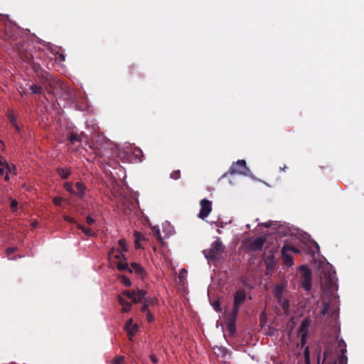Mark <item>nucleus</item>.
<instances>
[{
	"instance_id": "obj_37",
	"label": "nucleus",
	"mask_w": 364,
	"mask_h": 364,
	"mask_svg": "<svg viewBox=\"0 0 364 364\" xmlns=\"http://www.w3.org/2000/svg\"><path fill=\"white\" fill-rule=\"evenodd\" d=\"M154 235L159 242H162L163 239L161 235L160 230L154 228Z\"/></svg>"
},
{
	"instance_id": "obj_26",
	"label": "nucleus",
	"mask_w": 364,
	"mask_h": 364,
	"mask_svg": "<svg viewBox=\"0 0 364 364\" xmlns=\"http://www.w3.org/2000/svg\"><path fill=\"white\" fill-rule=\"evenodd\" d=\"M30 90L33 94H41L43 91L42 87L36 85H31Z\"/></svg>"
},
{
	"instance_id": "obj_8",
	"label": "nucleus",
	"mask_w": 364,
	"mask_h": 364,
	"mask_svg": "<svg viewBox=\"0 0 364 364\" xmlns=\"http://www.w3.org/2000/svg\"><path fill=\"white\" fill-rule=\"evenodd\" d=\"M114 258L117 259V261H113V262L117 265V268L118 270L128 271L129 272H132V269L129 267L124 254H122V252L120 254H117L114 255Z\"/></svg>"
},
{
	"instance_id": "obj_9",
	"label": "nucleus",
	"mask_w": 364,
	"mask_h": 364,
	"mask_svg": "<svg viewBox=\"0 0 364 364\" xmlns=\"http://www.w3.org/2000/svg\"><path fill=\"white\" fill-rule=\"evenodd\" d=\"M200 210L198 218L204 220L212 211V202L208 199H203L200 202Z\"/></svg>"
},
{
	"instance_id": "obj_24",
	"label": "nucleus",
	"mask_w": 364,
	"mask_h": 364,
	"mask_svg": "<svg viewBox=\"0 0 364 364\" xmlns=\"http://www.w3.org/2000/svg\"><path fill=\"white\" fill-rule=\"evenodd\" d=\"M279 304L281 305L282 308L284 311V312H287L289 309V301L288 299H282L278 301Z\"/></svg>"
},
{
	"instance_id": "obj_6",
	"label": "nucleus",
	"mask_w": 364,
	"mask_h": 364,
	"mask_svg": "<svg viewBox=\"0 0 364 364\" xmlns=\"http://www.w3.org/2000/svg\"><path fill=\"white\" fill-rule=\"evenodd\" d=\"M321 314L323 316L330 315L333 318H336L338 314V309L331 301H326L325 299L322 301V309Z\"/></svg>"
},
{
	"instance_id": "obj_53",
	"label": "nucleus",
	"mask_w": 364,
	"mask_h": 364,
	"mask_svg": "<svg viewBox=\"0 0 364 364\" xmlns=\"http://www.w3.org/2000/svg\"><path fill=\"white\" fill-rule=\"evenodd\" d=\"M13 127L15 128L16 132H20L21 129H20L19 126L17 124V123L15 124L14 125H13Z\"/></svg>"
},
{
	"instance_id": "obj_40",
	"label": "nucleus",
	"mask_w": 364,
	"mask_h": 364,
	"mask_svg": "<svg viewBox=\"0 0 364 364\" xmlns=\"http://www.w3.org/2000/svg\"><path fill=\"white\" fill-rule=\"evenodd\" d=\"M63 201V198L61 197H54L53 199V202L55 205L60 206Z\"/></svg>"
},
{
	"instance_id": "obj_13",
	"label": "nucleus",
	"mask_w": 364,
	"mask_h": 364,
	"mask_svg": "<svg viewBox=\"0 0 364 364\" xmlns=\"http://www.w3.org/2000/svg\"><path fill=\"white\" fill-rule=\"evenodd\" d=\"M238 314H233V313H230L226 316L227 319V328L228 331L233 334L236 331L235 323L237 320Z\"/></svg>"
},
{
	"instance_id": "obj_17",
	"label": "nucleus",
	"mask_w": 364,
	"mask_h": 364,
	"mask_svg": "<svg viewBox=\"0 0 364 364\" xmlns=\"http://www.w3.org/2000/svg\"><path fill=\"white\" fill-rule=\"evenodd\" d=\"M56 172L63 180L67 179L71 175V168H56Z\"/></svg>"
},
{
	"instance_id": "obj_59",
	"label": "nucleus",
	"mask_w": 364,
	"mask_h": 364,
	"mask_svg": "<svg viewBox=\"0 0 364 364\" xmlns=\"http://www.w3.org/2000/svg\"><path fill=\"white\" fill-rule=\"evenodd\" d=\"M316 247L318 249V244H316Z\"/></svg>"
},
{
	"instance_id": "obj_51",
	"label": "nucleus",
	"mask_w": 364,
	"mask_h": 364,
	"mask_svg": "<svg viewBox=\"0 0 364 364\" xmlns=\"http://www.w3.org/2000/svg\"><path fill=\"white\" fill-rule=\"evenodd\" d=\"M150 358H151V360L154 363H156L157 361H158V359L156 358V356L155 355H153L151 354L150 355Z\"/></svg>"
},
{
	"instance_id": "obj_7",
	"label": "nucleus",
	"mask_w": 364,
	"mask_h": 364,
	"mask_svg": "<svg viewBox=\"0 0 364 364\" xmlns=\"http://www.w3.org/2000/svg\"><path fill=\"white\" fill-rule=\"evenodd\" d=\"M122 294L132 300L134 304L140 303L142 301V298L146 295V291L143 289H137L136 291H131L129 290H124Z\"/></svg>"
},
{
	"instance_id": "obj_45",
	"label": "nucleus",
	"mask_w": 364,
	"mask_h": 364,
	"mask_svg": "<svg viewBox=\"0 0 364 364\" xmlns=\"http://www.w3.org/2000/svg\"><path fill=\"white\" fill-rule=\"evenodd\" d=\"M118 302L123 306L124 305H126L128 301H127L124 299L122 298V296H118Z\"/></svg>"
},
{
	"instance_id": "obj_5",
	"label": "nucleus",
	"mask_w": 364,
	"mask_h": 364,
	"mask_svg": "<svg viewBox=\"0 0 364 364\" xmlns=\"http://www.w3.org/2000/svg\"><path fill=\"white\" fill-rule=\"evenodd\" d=\"M247 294L245 290L239 289L234 294L233 308L230 313L238 314L240 306L245 301Z\"/></svg>"
},
{
	"instance_id": "obj_14",
	"label": "nucleus",
	"mask_w": 364,
	"mask_h": 364,
	"mask_svg": "<svg viewBox=\"0 0 364 364\" xmlns=\"http://www.w3.org/2000/svg\"><path fill=\"white\" fill-rule=\"evenodd\" d=\"M338 347L341 348V355L338 358V364H348L347 363H348V358L345 355V353L347 351L346 344L345 341L342 338L338 339Z\"/></svg>"
},
{
	"instance_id": "obj_30",
	"label": "nucleus",
	"mask_w": 364,
	"mask_h": 364,
	"mask_svg": "<svg viewBox=\"0 0 364 364\" xmlns=\"http://www.w3.org/2000/svg\"><path fill=\"white\" fill-rule=\"evenodd\" d=\"M64 188L68 191L70 193L74 195L75 189L73 188V184L69 182H66L64 183Z\"/></svg>"
},
{
	"instance_id": "obj_19",
	"label": "nucleus",
	"mask_w": 364,
	"mask_h": 364,
	"mask_svg": "<svg viewBox=\"0 0 364 364\" xmlns=\"http://www.w3.org/2000/svg\"><path fill=\"white\" fill-rule=\"evenodd\" d=\"M309 326L310 320L309 318H306L301 321L299 326V332L301 335H307Z\"/></svg>"
},
{
	"instance_id": "obj_50",
	"label": "nucleus",
	"mask_w": 364,
	"mask_h": 364,
	"mask_svg": "<svg viewBox=\"0 0 364 364\" xmlns=\"http://www.w3.org/2000/svg\"><path fill=\"white\" fill-rule=\"evenodd\" d=\"M141 311L142 312H146V311H148V305H147V304H145L144 302V304L141 307Z\"/></svg>"
},
{
	"instance_id": "obj_36",
	"label": "nucleus",
	"mask_w": 364,
	"mask_h": 364,
	"mask_svg": "<svg viewBox=\"0 0 364 364\" xmlns=\"http://www.w3.org/2000/svg\"><path fill=\"white\" fill-rule=\"evenodd\" d=\"M122 282L126 287H130L132 285L130 279L125 276L122 277Z\"/></svg>"
},
{
	"instance_id": "obj_31",
	"label": "nucleus",
	"mask_w": 364,
	"mask_h": 364,
	"mask_svg": "<svg viewBox=\"0 0 364 364\" xmlns=\"http://www.w3.org/2000/svg\"><path fill=\"white\" fill-rule=\"evenodd\" d=\"M187 273L188 272L185 269H183L180 271L179 274H178V279L181 282H183L185 280V279L187 276Z\"/></svg>"
},
{
	"instance_id": "obj_12",
	"label": "nucleus",
	"mask_w": 364,
	"mask_h": 364,
	"mask_svg": "<svg viewBox=\"0 0 364 364\" xmlns=\"http://www.w3.org/2000/svg\"><path fill=\"white\" fill-rule=\"evenodd\" d=\"M289 247L284 245L282 248L281 254L283 259V263L287 267H291L294 264L292 256L288 253Z\"/></svg>"
},
{
	"instance_id": "obj_3",
	"label": "nucleus",
	"mask_w": 364,
	"mask_h": 364,
	"mask_svg": "<svg viewBox=\"0 0 364 364\" xmlns=\"http://www.w3.org/2000/svg\"><path fill=\"white\" fill-rule=\"evenodd\" d=\"M250 172L249 168L247 166L246 161L243 159L237 160L235 163H233L230 168L229 171L224 174V176L228 174H239L247 176Z\"/></svg>"
},
{
	"instance_id": "obj_20",
	"label": "nucleus",
	"mask_w": 364,
	"mask_h": 364,
	"mask_svg": "<svg viewBox=\"0 0 364 364\" xmlns=\"http://www.w3.org/2000/svg\"><path fill=\"white\" fill-rule=\"evenodd\" d=\"M77 227L79 230H81L85 235L89 237H96L97 234L90 228H86L82 225L77 224Z\"/></svg>"
},
{
	"instance_id": "obj_42",
	"label": "nucleus",
	"mask_w": 364,
	"mask_h": 364,
	"mask_svg": "<svg viewBox=\"0 0 364 364\" xmlns=\"http://www.w3.org/2000/svg\"><path fill=\"white\" fill-rule=\"evenodd\" d=\"M131 307H132V304L128 302L126 305H124L123 307H122V312H128L130 311L131 309Z\"/></svg>"
},
{
	"instance_id": "obj_58",
	"label": "nucleus",
	"mask_w": 364,
	"mask_h": 364,
	"mask_svg": "<svg viewBox=\"0 0 364 364\" xmlns=\"http://www.w3.org/2000/svg\"><path fill=\"white\" fill-rule=\"evenodd\" d=\"M263 225H264V227H266V228L269 227V225H267V224H264Z\"/></svg>"
},
{
	"instance_id": "obj_16",
	"label": "nucleus",
	"mask_w": 364,
	"mask_h": 364,
	"mask_svg": "<svg viewBox=\"0 0 364 364\" xmlns=\"http://www.w3.org/2000/svg\"><path fill=\"white\" fill-rule=\"evenodd\" d=\"M75 187L76 190H75L74 195L77 196L78 198H82L86 194L85 185L82 182L78 181L75 184Z\"/></svg>"
},
{
	"instance_id": "obj_4",
	"label": "nucleus",
	"mask_w": 364,
	"mask_h": 364,
	"mask_svg": "<svg viewBox=\"0 0 364 364\" xmlns=\"http://www.w3.org/2000/svg\"><path fill=\"white\" fill-rule=\"evenodd\" d=\"M27 43H20L18 42L16 43V52L19 56V58L23 60L24 62L30 64L32 63L33 60V55L32 54L27 50L26 46L27 45Z\"/></svg>"
},
{
	"instance_id": "obj_2",
	"label": "nucleus",
	"mask_w": 364,
	"mask_h": 364,
	"mask_svg": "<svg viewBox=\"0 0 364 364\" xmlns=\"http://www.w3.org/2000/svg\"><path fill=\"white\" fill-rule=\"evenodd\" d=\"M299 272L301 287L305 291H309L312 285L311 270L307 265L304 264L299 267Z\"/></svg>"
},
{
	"instance_id": "obj_52",
	"label": "nucleus",
	"mask_w": 364,
	"mask_h": 364,
	"mask_svg": "<svg viewBox=\"0 0 364 364\" xmlns=\"http://www.w3.org/2000/svg\"><path fill=\"white\" fill-rule=\"evenodd\" d=\"M135 237H138V241L139 242V240H142L143 239V235L139 233V232H136L135 233Z\"/></svg>"
},
{
	"instance_id": "obj_56",
	"label": "nucleus",
	"mask_w": 364,
	"mask_h": 364,
	"mask_svg": "<svg viewBox=\"0 0 364 364\" xmlns=\"http://www.w3.org/2000/svg\"><path fill=\"white\" fill-rule=\"evenodd\" d=\"M4 173V166L0 167V176H2Z\"/></svg>"
},
{
	"instance_id": "obj_57",
	"label": "nucleus",
	"mask_w": 364,
	"mask_h": 364,
	"mask_svg": "<svg viewBox=\"0 0 364 364\" xmlns=\"http://www.w3.org/2000/svg\"><path fill=\"white\" fill-rule=\"evenodd\" d=\"M286 168H287V166L286 165H285V166H284V167H280V169H281L282 171H284Z\"/></svg>"
},
{
	"instance_id": "obj_48",
	"label": "nucleus",
	"mask_w": 364,
	"mask_h": 364,
	"mask_svg": "<svg viewBox=\"0 0 364 364\" xmlns=\"http://www.w3.org/2000/svg\"><path fill=\"white\" fill-rule=\"evenodd\" d=\"M146 320L149 322H151L154 320V316L151 315L149 311H148L146 314Z\"/></svg>"
},
{
	"instance_id": "obj_32",
	"label": "nucleus",
	"mask_w": 364,
	"mask_h": 364,
	"mask_svg": "<svg viewBox=\"0 0 364 364\" xmlns=\"http://www.w3.org/2000/svg\"><path fill=\"white\" fill-rule=\"evenodd\" d=\"M30 64H32V68L36 73H39L42 70V68L39 63H33L32 61Z\"/></svg>"
},
{
	"instance_id": "obj_15",
	"label": "nucleus",
	"mask_w": 364,
	"mask_h": 364,
	"mask_svg": "<svg viewBox=\"0 0 364 364\" xmlns=\"http://www.w3.org/2000/svg\"><path fill=\"white\" fill-rule=\"evenodd\" d=\"M318 364H336V360L331 356V351L327 348L323 351V359L322 363H320L319 355H318Z\"/></svg>"
},
{
	"instance_id": "obj_54",
	"label": "nucleus",
	"mask_w": 364,
	"mask_h": 364,
	"mask_svg": "<svg viewBox=\"0 0 364 364\" xmlns=\"http://www.w3.org/2000/svg\"><path fill=\"white\" fill-rule=\"evenodd\" d=\"M115 250L114 248H112L108 253V256L112 259V255L114 252Z\"/></svg>"
},
{
	"instance_id": "obj_43",
	"label": "nucleus",
	"mask_w": 364,
	"mask_h": 364,
	"mask_svg": "<svg viewBox=\"0 0 364 364\" xmlns=\"http://www.w3.org/2000/svg\"><path fill=\"white\" fill-rule=\"evenodd\" d=\"M213 309L219 312V311H222V309L220 308V302L218 301L214 302V304H213Z\"/></svg>"
},
{
	"instance_id": "obj_21",
	"label": "nucleus",
	"mask_w": 364,
	"mask_h": 364,
	"mask_svg": "<svg viewBox=\"0 0 364 364\" xmlns=\"http://www.w3.org/2000/svg\"><path fill=\"white\" fill-rule=\"evenodd\" d=\"M0 165L2 166H4L6 168V176H4V179L6 181H9V177L8 172L11 171L9 164L7 163V161L4 159H0Z\"/></svg>"
},
{
	"instance_id": "obj_39",
	"label": "nucleus",
	"mask_w": 364,
	"mask_h": 364,
	"mask_svg": "<svg viewBox=\"0 0 364 364\" xmlns=\"http://www.w3.org/2000/svg\"><path fill=\"white\" fill-rule=\"evenodd\" d=\"M133 319L129 318L125 323L124 328L127 331L129 330V328L133 326Z\"/></svg>"
},
{
	"instance_id": "obj_10",
	"label": "nucleus",
	"mask_w": 364,
	"mask_h": 364,
	"mask_svg": "<svg viewBox=\"0 0 364 364\" xmlns=\"http://www.w3.org/2000/svg\"><path fill=\"white\" fill-rule=\"evenodd\" d=\"M264 262L266 265L267 271L273 270L276 267V262L274 259V251L270 250L268 254L264 257Z\"/></svg>"
},
{
	"instance_id": "obj_41",
	"label": "nucleus",
	"mask_w": 364,
	"mask_h": 364,
	"mask_svg": "<svg viewBox=\"0 0 364 364\" xmlns=\"http://www.w3.org/2000/svg\"><path fill=\"white\" fill-rule=\"evenodd\" d=\"M8 118L12 126L16 124V118L13 114H8Z\"/></svg>"
},
{
	"instance_id": "obj_49",
	"label": "nucleus",
	"mask_w": 364,
	"mask_h": 364,
	"mask_svg": "<svg viewBox=\"0 0 364 364\" xmlns=\"http://www.w3.org/2000/svg\"><path fill=\"white\" fill-rule=\"evenodd\" d=\"M16 250V247H9L6 250V252H7V254H11V253H14Z\"/></svg>"
},
{
	"instance_id": "obj_18",
	"label": "nucleus",
	"mask_w": 364,
	"mask_h": 364,
	"mask_svg": "<svg viewBox=\"0 0 364 364\" xmlns=\"http://www.w3.org/2000/svg\"><path fill=\"white\" fill-rule=\"evenodd\" d=\"M130 268L132 269V272L134 271L136 274L141 277H143L145 275V269L138 263L132 262Z\"/></svg>"
},
{
	"instance_id": "obj_47",
	"label": "nucleus",
	"mask_w": 364,
	"mask_h": 364,
	"mask_svg": "<svg viewBox=\"0 0 364 364\" xmlns=\"http://www.w3.org/2000/svg\"><path fill=\"white\" fill-rule=\"evenodd\" d=\"M95 220L90 216H87L86 218V223L90 225H92L95 223Z\"/></svg>"
},
{
	"instance_id": "obj_55",
	"label": "nucleus",
	"mask_w": 364,
	"mask_h": 364,
	"mask_svg": "<svg viewBox=\"0 0 364 364\" xmlns=\"http://www.w3.org/2000/svg\"><path fill=\"white\" fill-rule=\"evenodd\" d=\"M135 247L136 249L140 248V244L139 242L138 241V237H136V240H135Z\"/></svg>"
},
{
	"instance_id": "obj_28",
	"label": "nucleus",
	"mask_w": 364,
	"mask_h": 364,
	"mask_svg": "<svg viewBox=\"0 0 364 364\" xmlns=\"http://www.w3.org/2000/svg\"><path fill=\"white\" fill-rule=\"evenodd\" d=\"M282 287L277 286L274 290V296L277 299V301H280L282 299Z\"/></svg>"
},
{
	"instance_id": "obj_23",
	"label": "nucleus",
	"mask_w": 364,
	"mask_h": 364,
	"mask_svg": "<svg viewBox=\"0 0 364 364\" xmlns=\"http://www.w3.org/2000/svg\"><path fill=\"white\" fill-rule=\"evenodd\" d=\"M118 245L119 248L117 250V254H120L121 252L123 254L124 252H127V245L124 239H120L118 242Z\"/></svg>"
},
{
	"instance_id": "obj_1",
	"label": "nucleus",
	"mask_w": 364,
	"mask_h": 364,
	"mask_svg": "<svg viewBox=\"0 0 364 364\" xmlns=\"http://www.w3.org/2000/svg\"><path fill=\"white\" fill-rule=\"evenodd\" d=\"M224 250L225 246L220 238L217 237L216 240L211 244L210 247L203 250V252L208 260L214 261L222 255Z\"/></svg>"
},
{
	"instance_id": "obj_44",
	"label": "nucleus",
	"mask_w": 364,
	"mask_h": 364,
	"mask_svg": "<svg viewBox=\"0 0 364 364\" xmlns=\"http://www.w3.org/2000/svg\"><path fill=\"white\" fill-rule=\"evenodd\" d=\"M63 219H64V220H65V221H67L68 223H73V224L76 223V221H75V220L74 218H70V217H69L68 215H64L63 216Z\"/></svg>"
},
{
	"instance_id": "obj_22",
	"label": "nucleus",
	"mask_w": 364,
	"mask_h": 364,
	"mask_svg": "<svg viewBox=\"0 0 364 364\" xmlns=\"http://www.w3.org/2000/svg\"><path fill=\"white\" fill-rule=\"evenodd\" d=\"M68 139L72 144H74L75 142L81 141V136L77 133L72 132L70 134Z\"/></svg>"
},
{
	"instance_id": "obj_46",
	"label": "nucleus",
	"mask_w": 364,
	"mask_h": 364,
	"mask_svg": "<svg viewBox=\"0 0 364 364\" xmlns=\"http://www.w3.org/2000/svg\"><path fill=\"white\" fill-rule=\"evenodd\" d=\"M307 335H301V346L303 347L306 343Z\"/></svg>"
},
{
	"instance_id": "obj_27",
	"label": "nucleus",
	"mask_w": 364,
	"mask_h": 364,
	"mask_svg": "<svg viewBox=\"0 0 364 364\" xmlns=\"http://www.w3.org/2000/svg\"><path fill=\"white\" fill-rule=\"evenodd\" d=\"M304 361L306 364H311L310 362V351L309 346H306L304 351Z\"/></svg>"
},
{
	"instance_id": "obj_33",
	"label": "nucleus",
	"mask_w": 364,
	"mask_h": 364,
	"mask_svg": "<svg viewBox=\"0 0 364 364\" xmlns=\"http://www.w3.org/2000/svg\"><path fill=\"white\" fill-rule=\"evenodd\" d=\"M170 177L172 179L177 180L181 178V171L179 170L173 171L171 174Z\"/></svg>"
},
{
	"instance_id": "obj_34",
	"label": "nucleus",
	"mask_w": 364,
	"mask_h": 364,
	"mask_svg": "<svg viewBox=\"0 0 364 364\" xmlns=\"http://www.w3.org/2000/svg\"><path fill=\"white\" fill-rule=\"evenodd\" d=\"M124 356H117L113 360L112 364H124Z\"/></svg>"
},
{
	"instance_id": "obj_38",
	"label": "nucleus",
	"mask_w": 364,
	"mask_h": 364,
	"mask_svg": "<svg viewBox=\"0 0 364 364\" xmlns=\"http://www.w3.org/2000/svg\"><path fill=\"white\" fill-rule=\"evenodd\" d=\"M284 245H287L289 247V248H290V249H288V252H293L294 253H300V250L297 247L292 246L291 245H289V244H285Z\"/></svg>"
},
{
	"instance_id": "obj_25",
	"label": "nucleus",
	"mask_w": 364,
	"mask_h": 364,
	"mask_svg": "<svg viewBox=\"0 0 364 364\" xmlns=\"http://www.w3.org/2000/svg\"><path fill=\"white\" fill-rule=\"evenodd\" d=\"M142 301H144L145 304H147V305H154L156 302L157 301L156 299L150 297V296H144V298H142Z\"/></svg>"
},
{
	"instance_id": "obj_11",
	"label": "nucleus",
	"mask_w": 364,
	"mask_h": 364,
	"mask_svg": "<svg viewBox=\"0 0 364 364\" xmlns=\"http://www.w3.org/2000/svg\"><path fill=\"white\" fill-rule=\"evenodd\" d=\"M265 241V238L258 237L250 242L248 245V249L252 251H260L262 250Z\"/></svg>"
},
{
	"instance_id": "obj_35",
	"label": "nucleus",
	"mask_w": 364,
	"mask_h": 364,
	"mask_svg": "<svg viewBox=\"0 0 364 364\" xmlns=\"http://www.w3.org/2000/svg\"><path fill=\"white\" fill-rule=\"evenodd\" d=\"M18 207V201L15 199H12L10 203L11 210L13 212H16Z\"/></svg>"
},
{
	"instance_id": "obj_29",
	"label": "nucleus",
	"mask_w": 364,
	"mask_h": 364,
	"mask_svg": "<svg viewBox=\"0 0 364 364\" xmlns=\"http://www.w3.org/2000/svg\"><path fill=\"white\" fill-rule=\"evenodd\" d=\"M138 328L139 326L137 324H133V326L127 331L129 338L135 335L136 332L138 331Z\"/></svg>"
}]
</instances>
